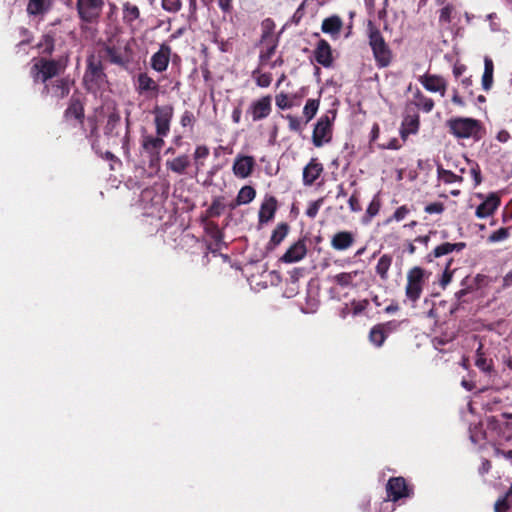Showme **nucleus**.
<instances>
[{"label":"nucleus","mask_w":512,"mask_h":512,"mask_svg":"<svg viewBox=\"0 0 512 512\" xmlns=\"http://www.w3.org/2000/svg\"><path fill=\"white\" fill-rule=\"evenodd\" d=\"M121 43V39L117 38V32H115L101 44L98 54L102 55L103 61L127 69L132 63L134 52L130 41H126L123 46Z\"/></svg>","instance_id":"nucleus-1"},{"label":"nucleus","mask_w":512,"mask_h":512,"mask_svg":"<svg viewBox=\"0 0 512 512\" xmlns=\"http://www.w3.org/2000/svg\"><path fill=\"white\" fill-rule=\"evenodd\" d=\"M67 66L68 56H60L57 59L40 57L32 65L30 75L34 83L45 84L64 73Z\"/></svg>","instance_id":"nucleus-2"},{"label":"nucleus","mask_w":512,"mask_h":512,"mask_svg":"<svg viewBox=\"0 0 512 512\" xmlns=\"http://www.w3.org/2000/svg\"><path fill=\"white\" fill-rule=\"evenodd\" d=\"M108 76L101 54L90 53L86 58L83 85L88 92L96 93L107 84Z\"/></svg>","instance_id":"nucleus-3"},{"label":"nucleus","mask_w":512,"mask_h":512,"mask_svg":"<svg viewBox=\"0 0 512 512\" xmlns=\"http://www.w3.org/2000/svg\"><path fill=\"white\" fill-rule=\"evenodd\" d=\"M449 134L457 139L472 138L479 141L484 134V128L480 120L470 117H453L446 121Z\"/></svg>","instance_id":"nucleus-4"},{"label":"nucleus","mask_w":512,"mask_h":512,"mask_svg":"<svg viewBox=\"0 0 512 512\" xmlns=\"http://www.w3.org/2000/svg\"><path fill=\"white\" fill-rule=\"evenodd\" d=\"M275 22L266 18L261 23V36L258 45L260 46L258 64L259 67H266L275 55L279 45V35L274 34Z\"/></svg>","instance_id":"nucleus-5"},{"label":"nucleus","mask_w":512,"mask_h":512,"mask_svg":"<svg viewBox=\"0 0 512 512\" xmlns=\"http://www.w3.org/2000/svg\"><path fill=\"white\" fill-rule=\"evenodd\" d=\"M368 43L378 68L388 67L393 59V52L385 41L381 31L370 21L368 24Z\"/></svg>","instance_id":"nucleus-6"},{"label":"nucleus","mask_w":512,"mask_h":512,"mask_svg":"<svg viewBox=\"0 0 512 512\" xmlns=\"http://www.w3.org/2000/svg\"><path fill=\"white\" fill-rule=\"evenodd\" d=\"M104 135L108 140V144L118 145L122 144L124 150H128L129 145V121H127L126 132L123 137L121 136V116L119 112L113 111L107 117V122L104 126Z\"/></svg>","instance_id":"nucleus-7"},{"label":"nucleus","mask_w":512,"mask_h":512,"mask_svg":"<svg viewBox=\"0 0 512 512\" xmlns=\"http://www.w3.org/2000/svg\"><path fill=\"white\" fill-rule=\"evenodd\" d=\"M104 0H76L78 19L85 24H97L100 21Z\"/></svg>","instance_id":"nucleus-8"},{"label":"nucleus","mask_w":512,"mask_h":512,"mask_svg":"<svg viewBox=\"0 0 512 512\" xmlns=\"http://www.w3.org/2000/svg\"><path fill=\"white\" fill-rule=\"evenodd\" d=\"M331 116L327 113L323 114L314 125L312 133V142L315 147H322L324 144L332 140L333 122L336 117L335 112H331Z\"/></svg>","instance_id":"nucleus-9"},{"label":"nucleus","mask_w":512,"mask_h":512,"mask_svg":"<svg viewBox=\"0 0 512 512\" xmlns=\"http://www.w3.org/2000/svg\"><path fill=\"white\" fill-rule=\"evenodd\" d=\"M425 271L415 266L407 273V284L405 287L406 297L413 303L417 302L423 292Z\"/></svg>","instance_id":"nucleus-10"},{"label":"nucleus","mask_w":512,"mask_h":512,"mask_svg":"<svg viewBox=\"0 0 512 512\" xmlns=\"http://www.w3.org/2000/svg\"><path fill=\"white\" fill-rule=\"evenodd\" d=\"M73 80L70 79L69 76L56 78L51 80L45 84H43V88L41 91V96L52 97L57 101L66 98L71 90V85L73 84Z\"/></svg>","instance_id":"nucleus-11"},{"label":"nucleus","mask_w":512,"mask_h":512,"mask_svg":"<svg viewBox=\"0 0 512 512\" xmlns=\"http://www.w3.org/2000/svg\"><path fill=\"white\" fill-rule=\"evenodd\" d=\"M152 113L154 115L155 133L167 137L170 132L171 121L174 115V107L171 104L156 105Z\"/></svg>","instance_id":"nucleus-12"},{"label":"nucleus","mask_w":512,"mask_h":512,"mask_svg":"<svg viewBox=\"0 0 512 512\" xmlns=\"http://www.w3.org/2000/svg\"><path fill=\"white\" fill-rule=\"evenodd\" d=\"M386 492L388 498L397 502L402 498L410 497L413 494V489L408 486L405 478L399 477H391L386 485Z\"/></svg>","instance_id":"nucleus-13"},{"label":"nucleus","mask_w":512,"mask_h":512,"mask_svg":"<svg viewBox=\"0 0 512 512\" xmlns=\"http://www.w3.org/2000/svg\"><path fill=\"white\" fill-rule=\"evenodd\" d=\"M164 138V136H159L156 133L153 135L145 132L141 135V148L148 155L151 162L159 159L160 152L165 145Z\"/></svg>","instance_id":"nucleus-14"},{"label":"nucleus","mask_w":512,"mask_h":512,"mask_svg":"<svg viewBox=\"0 0 512 512\" xmlns=\"http://www.w3.org/2000/svg\"><path fill=\"white\" fill-rule=\"evenodd\" d=\"M489 283L488 276L483 274H477L474 277L467 276L461 281L462 288L455 293V297L458 301L468 302L465 298L468 294L476 291Z\"/></svg>","instance_id":"nucleus-15"},{"label":"nucleus","mask_w":512,"mask_h":512,"mask_svg":"<svg viewBox=\"0 0 512 512\" xmlns=\"http://www.w3.org/2000/svg\"><path fill=\"white\" fill-rule=\"evenodd\" d=\"M272 112V96L265 95L251 102L246 113L251 116L253 122L267 118Z\"/></svg>","instance_id":"nucleus-16"},{"label":"nucleus","mask_w":512,"mask_h":512,"mask_svg":"<svg viewBox=\"0 0 512 512\" xmlns=\"http://www.w3.org/2000/svg\"><path fill=\"white\" fill-rule=\"evenodd\" d=\"M135 90L139 95L156 98L159 95L160 86L147 72H140L136 76Z\"/></svg>","instance_id":"nucleus-17"},{"label":"nucleus","mask_w":512,"mask_h":512,"mask_svg":"<svg viewBox=\"0 0 512 512\" xmlns=\"http://www.w3.org/2000/svg\"><path fill=\"white\" fill-rule=\"evenodd\" d=\"M324 172V166L318 158L313 157L304 166L302 173V182L304 186H312L321 177Z\"/></svg>","instance_id":"nucleus-18"},{"label":"nucleus","mask_w":512,"mask_h":512,"mask_svg":"<svg viewBox=\"0 0 512 512\" xmlns=\"http://www.w3.org/2000/svg\"><path fill=\"white\" fill-rule=\"evenodd\" d=\"M172 49L166 43L160 45V48L157 52H155L150 58V66L151 68L158 72L163 73L167 70Z\"/></svg>","instance_id":"nucleus-19"},{"label":"nucleus","mask_w":512,"mask_h":512,"mask_svg":"<svg viewBox=\"0 0 512 512\" xmlns=\"http://www.w3.org/2000/svg\"><path fill=\"white\" fill-rule=\"evenodd\" d=\"M465 242H457V243H450V242H443L439 245H437L431 252H429L425 259L427 262H433L435 259L447 256L451 254L452 252H461L466 248Z\"/></svg>","instance_id":"nucleus-20"},{"label":"nucleus","mask_w":512,"mask_h":512,"mask_svg":"<svg viewBox=\"0 0 512 512\" xmlns=\"http://www.w3.org/2000/svg\"><path fill=\"white\" fill-rule=\"evenodd\" d=\"M418 80L427 91L439 92L442 96L445 95L447 83L442 76L435 74H424L421 75Z\"/></svg>","instance_id":"nucleus-21"},{"label":"nucleus","mask_w":512,"mask_h":512,"mask_svg":"<svg viewBox=\"0 0 512 512\" xmlns=\"http://www.w3.org/2000/svg\"><path fill=\"white\" fill-rule=\"evenodd\" d=\"M316 62L325 68H330L333 64L332 48L327 40L320 39L314 50Z\"/></svg>","instance_id":"nucleus-22"},{"label":"nucleus","mask_w":512,"mask_h":512,"mask_svg":"<svg viewBox=\"0 0 512 512\" xmlns=\"http://www.w3.org/2000/svg\"><path fill=\"white\" fill-rule=\"evenodd\" d=\"M307 254L305 238L299 239L291 245L281 256L280 260L284 263H294L302 260Z\"/></svg>","instance_id":"nucleus-23"},{"label":"nucleus","mask_w":512,"mask_h":512,"mask_svg":"<svg viewBox=\"0 0 512 512\" xmlns=\"http://www.w3.org/2000/svg\"><path fill=\"white\" fill-rule=\"evenodd\" d=\"M255 166V159L252 156L239 155L233 164V173L238 178H247L251 175Z\"/></svg>","instance_id":"nucleus-24"},{"label":"nucleus","mask_w":512,"mask_h":512,"mask_svg":"<svg viewBox=\"0 0 512 512\" xmlns=\"http://www.w3.org/2000/svg\"><path fill=\"white\" fill-rule=\"evenodd\" d=\"M420 126V117L418 113L414 112L413 114L408 113V108H406V114L404 115L401 128H400V136L405 141L410 134H416L419 130Z\"/></svg>","instance_id":"nucleus-25"},{"label":"nucleus","mask_w":512,"mask_h":512,"mask_svg":"<svg viewBox=\"0 0 512 512\" xmlns=\"http://www.w3.org/2000/svg\"><path fill=\"white\" fill-rule=\"evenodd\" d=\"M277 211V199L270 195L266 196L264 198V201L262 202L259 213H258V219L260 224H265L271 221L275 213Z\"/></svg>","instance_id":"nucleus-26"},{"label":"nucleus","mask_w":512,"mask_h":512,"mask_svg":"<svg viewBox=\"0 0 512 512\" xmlns=\"http://www.w3.org/2000/svg\"><path fill=\"white\" fill-rule=\"evenodd\" d=\"M500 204V197L495 193H491L480 205L477 206L475 214L478 218H486L492 215Z\"/></svg>","instance_id":"nucleus-27"},{"label":"nucleus","mask_w":512,"mask_h":512,"mask_svg":"<svg viewBox=\"0 0 512 512\" xmlns=\"http://www.w3.org/2000/svg\"><path fill=\"white\" fill-rule=\"evenodd\" d=\"M64 117L69 120L71 118H74L77 120L80 124L84 121V105L80 98L78 97H71L69 101V105L64 111Z\"/></svg>","instance_id":"nucleus-28"},{"label":"nucleus","mask_w":512,"mask_h":512,"mask_svg":"<svg viewBox=\"0 0 512 512\" xmlns=\"http://www.w3.org/2000/svg\"><path fill=\"white\" fill-rule=\"evenodd\" d=\"M360 272L358 270L351 272H341L329 278L331 283L336 284L341 288H356L357 284L355 283V279L359 276Z\"/></svg>","instance_id":"nucleus-29"},{"label":"nucleus","mask_w":512,"mask_h":512,"mask_svg":"<svg viewBox=\"0 0 512 512\" xmlns=\"http://www.w3.org/2000/svg\"><path fill=\"white\" fill-rule=\"evenodd\" d=\"M343 28V21L338 15H332L325 18L321 24V30L325 34L331 35L332 38H337Z\"/></svg>","instance_id":"nucleus-30"},{"label":"nucleus","mask_w":512,"mask_h":512,"mask_svg":"<svg viewBox=\"0 0 512 512\" xmlns=\"http://www.w3.org/2000/svg\"><path fill=\"white\" fill-rule=\"evenodd\" d=\"M354 235L350 231H340L333 235L331 246L338 251L347 250L354 243Z\"/></svg>","instance_id":"nucleus-31"},{"label":"nucleus","mask_w":512,"mask_h":512,"mask_svg":"<svg viewBox=\"0 0 512 512\" xmlns=\"http://www.w3.org/2000/svg\"><path fill=\"white\" fill-rule=\"evenodd\" d=\"M226 209V198L222 195L215 196L212 199V203L209 208L205 211V214L201 216V221H207L209 218H217Z\"/></svg>","instance_id":"nucleus-32"},{"label":"nucleus","mask_w":512,"mask_h":512,"mask_svg":"<svg viewBox=\"0 0 512 512\" xmlns=\"http://www.w3.org/2000/svg\"><path fill=\"white\" fill-rule=\"evenodd\" d=\"M55 42V33L50 31L41 36L36 48L43 55L42 57H50L55 50Z\"/></svg>","instance_id":"nucleus-33"},{"label":"nucleus","mask_w":512,"mask_h":512,"mask_svg":"<svg viewBox=\"0 0 512 512\" xmlns=\"http://www.w3.org/2000/svg\"><path fill=\"white\" fill-rule=\"evenodd\" d=\"M475 366L487 375H491L495 372L493 360L492 358L487 357L483 352V344L481 343L476 350Z\"/></svg>","instance_id":"nucleus-34"},{"label":"nucleus","mask_w":512,"mask_h":512,"mask_svg":"<svg viewBox=\"0 0 512 512\" xmlns=\"http://www.w3.org/2000/svg\"><path fill=\"white\" fill-rule=\"evenodd\" d=\"M190 164L191 162L189 156L182 154L172 160H167L166 168L178 175H183L186 173V170Z\"/></svg>","instance_id":"nucleus-35"},{"label":"nucleus","mask_w":512,"mask_h":512,"mask_svg":"<svg viewBox=\"0 0 512 512\" xmlns=\"http://www.w3.org/2000/svg\"><path fill=\"white\" fill-rule=\"evenodd\" d=\"M494 62L489 56L484 57V72L481 78L482 89L486 92L493 87Z\"/></svg>","instance_id":"nucleus-36"},{"label":"nucleus","mask_w":512,"mask_h":512,"mask_svg":"<svg viewBox=\"0 0 512 512\" xmlns=\"http://www.w3.org/2000/svg\"><path fill=\"white\" fill-rule=\"evenodd\" d=\"M288 232L289 225L285 222L279 223L272 232L271 238L267 244V249L273 250L276 246H278L285 239Z\"/></svg>","instance_id":"nucleus-37"},{"label":"nucleus","mask_w":512,"mask_h":512,"mask_svg":"<svg viewBox=\"0 0 512 512\" xmlns=\"http://www.w3.org/2000/svg\"><path fill=\"white\" fill-rule=\"evenodd\" d=\"M52 0H29L27 5V13L32 16L43 15L49 11Z\"/></svg>","instance_id":"nucleus-38"},{"label":"nucleus","mask_w":512,"mask_h":512,"mask_svg":"<svg viewBox=\"0 0 512 512\" xmlns=\"http://www.w3.org/2000/svg\"><path fill=\"white\" fill-rule=\"evenodd\" d=\"M413 99V104L425 113H430L434 108V100L424 95L419 89H416Z\"/></svg>","instance_id":"nucleus-39"},{"label":"nucleus","mask_w":512,"mask_h":512,"mask_svg":"<svg viewBox=\"0 0 512 512\" xmlns=\"http://www.w3.org/2000/svg\"><path fill=\"white\" fill-rule=\"evenodd\" d=\"M393 258L390 254H383L375 267L376 274L380 277L382 281H387L389 276L388 272L392 265Z\"/></svg>","instance_id":"nucleus-40"},{"label":"nucleus","mask_w":512,"mask_h":512,"mask_svg":"<svg viewBox=\"0 0 512 512\" xmlns=\"http://www.w3.org/2000/svg\"><path fill=\"white\" fill-rule=\"evenodd\" d=\"M140 10L138 6L131 4L130 2H125L123 4V22L126 25L131 26L134 21L139 19Z\"/></svg>","instance_id":"nucleus-41"},{"label":"nucleus","mask_w":512,"mask_h":512,"mask_svg":"<svg viewBox=\"0 0 512 512\" xmlns=\"http://www.w3.org/2000/svg\"><path fill=\"white\" fill-rule=\"evenodd\" d=\"M320 100L319 99H308L304 108H303V116L305 118L304 125H307L317 114L319 109Z\"/></svg>","instance_id":"nucleus-42"},{"label":"nucleus","mask_w":512,"mask_h":512,"mask_svg":"<svg viewBox=\"0 0 512 512\" xmlns=\"http://www.w3.org/2000/svg\"><path fill=\"white\" fill-rule=\"evenodd\" d=\"M262 67H257L252 71V77L255 80V83L258 87L267 88L272 83V74L269 72L261 73L260 69Z\"/></svg>","instance_id":"nucleus-43"},{"label":"nucleus","mask_w":512,"mask_h":512,"mask_svg":"<svg viewBox=\"0 0 512 512\" xmlns=\"http://www.w3.org/2000/svg\"><path fill=\"white\" fill-rule=\"evenodd\" d=\"M255 196L256 190L252 186L246 185L239 190L236 198L238 203L244 205L252 202Z\"/></svg>","instance_id":"nucleus-44"},{"label":"nucleus","mask_w":512,"mask_h":512,"mask_svg":"<svg viewBox=\"0 0 512 512\" xmlns=\"http://www.w3.org/2000/svg\"><path fill=\"white\" fill-rule=\"evenodd\" d=\"M438 179L443 181L445 184H451L454 182H462L463 177L461 175H457L450 170H446L442 167L437 168Z\"/></svg>","instance_id":"nucleus-45"},{"label":"nucleus","mask_w":512,"mask_h":512,"mask_svg":"<svg viewBox=\"0 0 512 512\" xmlns=\"http://www.w3.org/2000/svg\"><path fill=\"white\" fill-rule=\"evenodd\" d=\"M387 337L388 336L384 333L378 324L373 326L369 333V340L377 347H381Z\"/></svg>","instance_id":"nucleus-46"},{"label":"nucleus","mask_w":512,"mask_h":512,"mask_svg":"<svg viewBox=\"0 0 512 512\" xmlns=\"http://www.w3.org/2000/svg\"><path fill=\"white\" fill-rule=\"evenodd\" d=\"M455 6L452 4H446L439 10L438 22L440 25L450 24L452 21V15L455 13Z\"/></svg>","instance_id":"nucleus-47"},{"label":"nucleus","mask_w":512,"mask_h":512,"mask_svg":"<svg viewBox=\"0 0 512 512\" xmlns=\"http://www.w3.org/2000/svg\"><path fill=\"white\" fill-rule=\"evenodd\" d=\"M202 222L205 223V231L214 239L215 242L223 240L224 234L216 222L208 220Z\"/></svg>","instance_id":"nucleus-48"},{"label":"nucleus","mask_w":512,"mask_h":512,"mask_svg":"<svg viewBox=\"0 0 512 512\" xmlns=\"http://www.w3.org/2000/svg\"><path fill=\"white\" fill-rule=\"evenodd\" d=\"M288 121V128L291 132H295L298 134H301L304 130V121L301 120V118L294 116L292 114H287L283 116Z\"/></svg>","instance_id":"nucleus-49"},{"label":"nucleus","mask_w":512,"mask_h":512,"mask_svg":"<svg viewBox=\"0 0 512 512\" xmlns=\"http://www.w3.org/2000/svg\"><path fill=\"white\" fill-rule=\"evenodd\" d=\"M484 437L491 442L493 448H494V455L496 457L503 456L505 459L509 460L512 463V450L504 451L500 448L502 445V442L500 439L498 440H492L488 437L487 432L484 433Z\"/></svg>","instance_id":"nucleus-50"},{"label":"nucleus","mask_w":512,"mask_h":512,"mask_svg":"<svg viewBox=\"0 0 512 512\" xmlns=\"http://www.w3.org/2000/svg\"><path fill=\"white\" fill-rule=\"evenodd\" d=\"M276 106L280 110H288L295 105L290 96L287 93L281 92L275 96Z\"/></svg>","instance_id":"nucleus-51"},{"label":"nucleus","mask_w":512,"mask_h":512,"mask_svg":"<svg viewBox=\"0 0 512 512\" xmlns=\"http://www.w3.org/2000/svg\"><path fill=\"white\" fill-rule=\"evenodd\" d=\"M380 208H381V201L379 199V196L375 195L373 197V199L371 200V202L369 203L367 210H366L365 217L367 218V220L370 221L373 217H375L379 213Z\"/></svg>","instance_id":"nucleus-52"},{"label":"nucleus","mask_w":512,"mask_h":512,"mask_svg":"<svg viewBox=\"0 0 512 512\" xmlns=\"http://www.w3.org/2000/svg\"><path fill=\"white\" fill-rule=\"evenodd\" d=\"M162 8L169 13H177L182 8V0H161Z\"/></svg>","instance_id":"nucleus-53"},{"label":"nucleus","mask_w":512,"mask_h":512,"mask_svg":"<svg viewBox=\"0 0 512 512\" xmlns=\"http://www.w3.org/2000/svg\"><path fill=\"white\" fill-rule=\"evenodd\" d=\"M409 213V207L407 205H402L395 210V212L390 218L387 219V223L391 221H402Z\"/></svg>","instance_id":"nucleus-54"},{"label":"nucleus","mask_w":512,"mask_h":512,"mask_svg":"<svg viewBox=\"0 0 512 512\" xmlns=\"http://www.w3.org/2000/svg\"><path fill=\"white\" fill-rule=\"evenodd\" d=\"M209 156V148L205 145H199L196 147L194 152V160L197 166H202L201 159H205Z\"/></svg>","instance_id":"nucleus-55"},{"label":"nucleus","mask_w":512,"mask_h":512,"mask_svg":"<svg viewBox=\"0 0 512 512\" xmlns=\"http://www.w3.org/2000/svg\"><path fill=\"white\" fill-rule=\"evenodd\" d=\"M453 262V259H449V261L446 263L445 270L442 273L441 279H440V285L445 288L451 281L453 276V270H450V266Z\"/></svg>","instance_id":"nucleus-56"},{"label":"nucleus","mask_w":512,"mask_h":512,"mask_svg":"<svg viewBox=\"0 0 512 512\" xmlns=\"http://www.w3.org/2000/svg\"><path fill=\"white\" fill-rule=\"evenodd\" d=\"M323 202H324V198H319V199L311 202L306 210L307 217L314 219L317 216Z\"/></svg>","instance_id":"nucleus-57"},{"label":"nucleus","mask_w":512,"mask_h":512,"mask_svg":"<svg viewBox=\"0 0 512 512\" xmlns=\"http://www.w3.org/2000/svg\"><path fill=\"white\" fill-rule=\"evenodd\" d=\"M378 325L381 327V329L384 331V333L388 336L389 334L398 330V328L401 325V322H399L397 320H391V321H387L385 323H380Z\"/></svg>","instance_id":"nucleus-58"},{"label":"nucleus","mask_w":512,"mask_h":512,"mask_svg":"<svg viewBox=\"0 0 512 512\" xmlns=\"http://www.w3.org/2000/svg\"><path fill=\"white\" fill-rule=\"evenodd\" d=\"M349 208L352 212H360L362 210V206L359 200V192L355 190L348 200Z\"/></svg>","instance_id":"nucleus-59"},{"label":"nucleus","mask_w":512,"mask_h":512,"mask_svg":"<svg viewBox=\"0 0 512 512\" xmlns=\"http://www.w3.org/2000/svg\"><path fill=\"white\" fill-rule=\"evenodd\" d=\"M509 236V230L508 228H500L496 231H494L490 236H489V241L490 242H499V241H502V240H505L507 239Z\"/></svg>","instance_id":"nucleus-60"},{"label":"nucleus","mask_w":512,"mask_h":512,"mask_svg":"<svg viewBox=\"0 0 512 512\" xmlns=\"http://www.w3.org/2000/svg\"><path fill=\"white\" fill-rule=\"evenodd\" d=\"M351 305L353 307V315H359L367 309L369 301L367 299H363L360 301L353 300L351 302Z\"/></svg>","instance_id":"nucleus-61"},{"label":"nucleus","mask_w":512,"mask_h":512,"mask_svg":"<svg viewBox=\"0 0 512 512\" xmlns=\"http://www.w3.org/2000/svg\"><path fill=\"white\" fill-rule=\"evenodd\" d=\"M445 207L442 202H433L425 206L424 211L428 214H441Z\"/></svg>","instance_id":"nucleus-62"},{"label":"nucleus","mask_w":512,"mask_h":512,"mask_svg":"<svg viewBox=\"0 0 512 512\" xmlns=\"http://www.w3.org/2000/svg\"><path fill=\"white\" fill-rule=\"evenodd\" d=\"M194 122H195L194 114L189 110L184 111L180 117L181 126L182 127L193 126Z\"/></svg>","instance_id":"nucleus-63"},{"label":"nucleus","mask_w":512,"mask_h":512,"mask_svg":"<svg viewBox=\"0 0 512 512\" xmlns=\"http://www.w3.org/2000/svg\"><path fill=\"white\" fill-rule=\"evenodd\" d=\"M470 174L474 180V186L480 185V183L482 182V175H481L480 167L477 163H474L472 165V167L470 169Z\"/></svg>","instance_id":"nucleus-64"}]
</instances>
